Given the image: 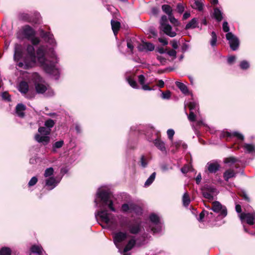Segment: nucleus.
Instances as JSON below:
<instances>
[{
	"mask_svg": "<svg viewBox=\"0 0 255 255\" xmlns=\"http://www.w3.org/2000/svg\"><path fill=\"white\" fill-rule=\"evenodd\" d=\"M26 53L23 58V62H19L18 66L23 68L24 69L28 70L34 67L36 62V57L35 49L33 45L28 44L26 49Z\"/></svg>",
	"mask_w": 255,
	"mask_h": 255,
	"instance_id": "f257e3e1",
	"label": "nucleus"
},
{
	"mask_svg": "<svg viewBox=\"0 0 255 255\" xmlns=\"http://www.w3.org/2000/svg\"><path fill=\"white\" fill-rule=\"evenodd\" d=\"M226 39L229 41L231 49L233 51L237 50L240 45L238 38L232 32H228L226 34Z\"/></svg>",
	"mask_w": 255,
	"mask_h": 255,
	"instance_id": "f03ea898",
	"label": "nucleus"
},
{
	"mask_svg": "<svg viewBox=\"0 0 255 255\" xmlns=\"http://www.w3.org/2000/svg\"><path fill=\"white\" fill-rule=\"evenodd\" d=\"M97 197L100 199L101 202V207L106 206L110 200V193L106 190H99L97 193Z\"/></svg>",
	"mask_w": 255,
	"mask_h": 255,
	"instance_id": "7ed1b4c3",
	"label": "nucleus"
},
{
	"mask_svg": "<svg viewBox=\"0 0 255 255\" xmlns=\"http://www.w3.org/2000/svg\"><path fill=\"white\" fill-rule=\"evenodd\" d=\"M211 209L216 213H220V215L222 218L225 217L227 215V209L225 206H223L219 201H214L212 203Z\"/></svg>",
	"mask_w": 255,
	"mask_h": 255,
	"instance_id": "20e7f679",
	"label": "nucleus"
},
{
	"mask_svg": "<svg viewBox=\"0 0 255 255\" xmlns=\"http://www.w3.org/2000/svg\"><path fill=\"white\" fill-rule=\"evenodd\" d=\"M128 237L126 232L119 231L113 234V241L116 246L125 241Z\"/></svg>",
	"mask_w": 255,
	"mask_h": 255,
	"instance_id": "39448f33",
	"label": "nucleus"
},
{
	"mask_svg": "<svg viewBox=\"0 0 255 255\" xmlns=\"http://www.w3.org/2000/svg\"><path fill=\"white\" fill-rule=\"evenodd\" d=\"M155 48L154 45L149 42H145L142 41V43L138 45L137 49L139 51H152Z\"/></svg>",
	"mask_w": 255,
	"mask_h": 255,
	"instance_id": "423d86ee",
	"label": "nucleus"
},
{
	"mask_svg": "<svg viewBox=\"0 0 255 255\" xmlns=\"http://www.w3.org/2000/svg\"><path fill=\"white\" fill-rule=\"evenodd\" d=\"M240 217L242 221L246 220L247 224L250 225H253L254 224L255 213L253 214L250 213H242L240 214Z\"/></svg>",
	"mask_w": 255,
	"mask_h": 255,
	"instance_id": "0eeeda50",
	"label": "nucleus"
},
{
	"mask_svg": "<svg viewBox=\"0 0 255 255\" xmlns=\"http://www.w3.org/2000/svg\"><path fill=\"white\" fill-rule=\"evenodd\" d=\"M128 228L130 233L132 234H138L141 230V225L140 223L135 222L134 223H129Z\"/></svg>",
	"mask_w": 255,
	"mask_h": 255,
	"instance_id": "6e6552de",
	"label": "nucleus"
},
{
	"mask_svg": "<svg viewBox=\"0 0 255 255\" xmlns=\"http://www.w3.org/2000/svg\"><path fill=\"white\" fill-rule=\"evenodd\" d=\"M34 139L37 142L42 143L43 145H47L50 140V138L48 135H40L39 133L35 135Z\"/></svg>",
	"mask_w": 255,
	"mask_h": 255,
	"instance_id": "1a4fd4ad",
	"label": "nucleus"
},
{
	"mask_svg": "<svg viewBox=\"0 0 255 255\" xmlns=\"http://www.w3.org/2000/svg\"><path fill=\"white\" fill-rule=\"evenodd\" d=\"M159 28L162 30L165 34L171 37H173L176 35V33L174 31H172V27L169 24H165L162 26H160Z\"/></svg>",
	"mask_w": 255,
	"mask_h": 255,
	"instance_id": "9d476101",
	"label": "nucleus"
},
{
	"mask_svg": "<svg viewBox=\"0 0 255 255\" xmlns=\"http://www.w3.org/2000/svg\"><path fill=\"white\" fill-rule=\"evenodd\" d=\"M156 134L157 138L153 141L154 144L158 149L164 151L166 149L165 143L160 139L161 135L159 132H157Z\"/></svg>",
	"mask_w": 255,
	"mask_h": 255,
	"instance_id": "9b49d317",
	"label": "nucleus"
},
{
	"mask_svg": "<svg viewBox=\"0 0 255 255\" xmlns=\"http://www.w3.org/2000/svg\"><path fill=\"white\" fill-rule=\"evenodd\" d=\"M97 215L100 217L102 221L106 224H109L110 222L109 214L106 209L101 210L98 212Z\"/></svg>",
	"mask_w": 255,
	"mask_h": 255,
	"instance_id": "f8f14e48",
	"label": "nucleus"
},
{
	"mask_svg": "<svg viewBox=\"0 0 255 255\" xmlns=\"http://www.w3.org/2000/svg\"><path fill=\"white\" fill-rule=\"evenodd\" d=\"M38 61L39 63H43L44 61L46 59L45 57V50L44 46H40L38 47L36 51Z\"/></svg>",
	"mask_w": 255,
	"mask_h": 255,
	"instance_id": "ddd939ff",
	"label": "nucleus"
},
{
	"mask_svg": "<svg viewBox=\"0 0 255 255\" xmlns=\"http://www.w3.org/2000/svg\"><path fill=\"white\" fill-rule=\"evenodd\" d=\"M23 34L27 39H30L32 37L34 36L35 32L30 26L26 25L23 29Z\"/></svg>",
	"mask_w": 255,
	"mask_h": 255,
	"instance_id": "4468645a",
	"label": "nucleus"
},
{
	"mask_svg": "<svg viewBox=\"0 0 255 255\" xmlns=\"http://www.w3.org/2000/svg\"><path fill=\"white\" fill-rule=\"evenodd\" d=\"M207 166L208 170L210 173H215L221 167L220 165L217 162H208Z\"/></svg>",
	"mask_w": 255,
	"mask_h": 255,
	"instance_id": "2eb2a0df",
	"label": "nucleus"
},
{
	"mask_svg": "<svg viewBox=\"0 0 255 255\" xmlns=\"http://www.w3.org/2000/svg\"><path fill=\"white\" fill-rule=\"evenodd\" d=\"M26 106L24 104L19 103L16 106L15 113L19 117L23 118L25 117L24 111L26 110Z\"/></svg>",
	"mask_w": 255,
	"mask_h": 255,
	"instance_id": "dca6fc26",
	"label": "nucleus"
},
{
	"mask_svg": "<svg viewBox=\"0 0 255 255\" xmlns=\"http://www.w3.org/2000/svg\"><path fill=\"white\" fill-rule=\"evenodd\" d=\"M215 189L214 188H207L205 190H202V194L203 196L209 200H213L214 197L212 194H211V192L213 193L215 191Z\"/></svg>",
	"mask_w": 255,
	"mask_h": 255,
	"instance_id": "f3484780",
	"label": "nucleus"
},
{
	"mask_svg": "<svg viewBox=\"0 0 255 255\" xmlns=\"http://www.w3.org/2000/svg\"><path fill=\"white\" fill-rule=\"evenodd\" d=\"M40 63L46 73L51 74L53 72L54 66L51 63H48L47 59L45 60L43 63Z\"/></svg>",
	"mask_w": 255,
	"mask_h": 255,
	"instance_id": "a211bd4d",
	"label": "nucleus"
},
{
	"mask_svg": "<svg viewBox=\"0 0 255 255\" xmlns=\"http://www.w3.org/2000/svg\"><path fill=\"white\" fill-rule=\"evenodd\" d=\"M236 174L237 173L233 169H229L224 172L223 177L226 181H228L229 179L235 177Z\"/></svg>",
	"mask_w": 255,
	"mask_h": 255,
	"instance_id": "6ab92c4d",
	"label": "nucleus"
},
{
	"mask_svg": "<svg viewBox=\"0 0 255 255\" xmlns=\"http://www.w3.org/2000/svg\"><path fill=\"white\" fill-rule=\"evenodd\" d=\"M137 207L138 206L134 204H130V205H128L127 203H124L122 205L121 210L123 213H126L129 210L134 211Z\"/></svg>",
	"mask_w": 255,
	"mask_h": 255,
	"instance_id": "aec40b11",
	"label": "nucleus"
},
{
	"mask_svg": "<svg viewBox=\"0 0 255 255\" xmlns=\"http://www.w3.org/2000/svg\"><path fill=\"white\" fill-rule=\"evenodd\" d=\"M19 91L22 94H26L29 90V85L27 82L25 81H22L19 83Z\"/></svg>",
	"mask_w": 255,
	"mask_h": 255,
	"instance_id": "412c9836",
	"label": "nucleus"
},
{
	"mask_svg": "<svg viewBox=\"0 0 255 255\" xmlns=\"http://www.w3.org/2000/svg\"><path fill=\"white\" fill-rule=\"evenodd\" d=\"M23 52L21 47H17L15 48L14 54V60L15 61H18L21 59L23 58L24 56Z\"/></svg>",
	"mask_w": 255,
	"mask_h": 255,
	"instance_id": "4be33fe9",
	"label": "nucleus"
},
{
	"mask_svg": "<svg viewBox=\"0 0 255 255\" xmlns=\"http://www.w3.org/2000/svg\"><path fill=\"white\" fill-rule=\"evenodd\" d=\"M198 23L196 18H192L185 26V29L188 30L189 29H193L196 27H199L198 26Z\"/></svg>",
	"mask_w": 255,
	"mask_h": 255,
	"instance_id": "5701e85b",
	"label": "nucleus"
},
{
	"mask_svg": "<svg viewBox=\"0 0 255 255\" xmlns=\"http://www.w3.org/2000/svg\"><path fill=\"white\" fill-rule=\"evenodd\" d=\"M136 241L133 238L129 240L124 249V252L126 253L131 250L134 247Z\"/></svg>",
	"mask_w": 255,
	"mask_h": 255,
	"instance_id": "b1692460",
	"label": "nucleus"
},
{
	"mask_svg": "<svg viewBox=\"0 0 255 255\" xmlns=\"http://www.w3.org/2000/svg\"><path fill=\"white\" fill-rule=\"evenodd\" d=\"M112 28L114 34L116 35L121 28V23L119 21L112 20L111 21Z\"/></svg>",
	"mask_w": 255,
	"mask_h": 255,
	"instance_id": "393cba45",
	"label": "nucleus"
},
{
	"mask_svg": "<svg viewBox=\"0 0 255 255\" xmlns=\"http://www.w3.org/2000/svg\"><path fill=\"white\" fill-rule=\"evenodd\" d=\"M35 88L38 94H43L47 89L45 85L40 83H35Z\"/></svg>",
	"mask_w": 255,
	"mask_h": 255,
	"instance_id": "a878e982",
	"label": "nucleus"
},
{
	"mask_svg": "<svg viewBox=\"0 0 255 255\" xmlns=\"http://www.w3.org/2000/svg\"><path fill=\"white\" fill-rule=\"evenodd\" d=\"M175 84L183 94L185 95L189 94L188 88L184 83L177 81L175 82Z\"/></svg>",
	"mask_w": 255,
	"mask_h": 255,
	"instance_id": "bb28decb",
	"label": "nucleus"
},
{
	"mask_svg": "<svg viewBox=\"0 0 255 255\" xmlns=\"http://www.w3.org/2000/svg\"><path fill=\"white\" fill-rule=\"evenodd\" d=\"M213 16L218 22H220L223 19L222 13L218 7H215L214 9Z\"/></svg>",
	"mask_w": 255,
	"mask_h": 255,
	"instance_id": "cd10ccee",
	"label": "nucleus"
},
{
	"mask_svg": "<svg viewBox=\"0 0 255 255\" xmlns=\"http://www.w3.org/2000/svg\"><path fill=\"white\" fill-rule=\"evenodd\" d=\"M56 182L55 178L50 177L46 180V186L50 187L49 189H53L56 186Z\"/></svg>",
	"mask_w": 255,
	"mask_h": 255,
	"instance_id": "c85d7f7f",
	"label": "nucleus"
},
{
	"mask_svg": "<svg viewBox=\"0 0 255 255\" xmlns=\"http://www.w3.org/2000/svg\"><path fill=\"white\" fill-rule=\"evenodd\" d=\"M161 9L168 16V17L173 14V9L170 5L163 4L161 6Z\"/></svg>",
	"mask_w": 255,
	"mask_h": 255,
	"instance_id": "c756f323",
	"label": "nucleus"
},
{
	"mask_svg": "<svg viewBox=\"0 0 255 255\" xmlns=\"http://www.w3.org/2000/svg\"><path fill=\"white\" fill-rule=\"evenodd\" d=\"M40 16L38 13H34L31 15L29 22L33 24H37L40 23Z\"/></svg>",
	"mask_w": 255,
	"mask_h": 255,
	"instance_id": "7c9ffc66",
	"label": "nucleus"
},
{
	"mask_svg": "<svg viewBox=\"0 0 255 255\" xmlns=\"http://www.w3.org/2000/svg\"><path fill=\"white\" fill-rule=\"evenodd\" d=\"M38 131L40 135H48L50 134L51 132V129H47L45 126L40 127L38 129Z\"/></svg>",
	"mask_w": 255,
	"mask_h": 255,
	"instance_id": "2f4dec72",
	"label": "nucleus"
},
{
	"mask_svg": "<svg viewBox=\"0 0 255 255\" xmlns=\"http://www.w3.org/2000/svg\"><path fill=\"white\" fill-rule=\"evenodd\" d=\"M31 15L26 13H21L19 14L18 19L25 22H29Z\"/></svg>",
	"mask_w": 255,
	"mask_h": 255,
	"instance_id": "473e14b6",
	"label": "nucleus"
},
{
	"mask_svg": "<svg viewBox=\"0 0 255 255\" xmlns=\"http://www.w3.org/2000/svg\"><path fill=\"white\" fill-rule=\"evenodd\" d=\"M239 161V159L234 156H229L226 158H225L224 159V162L225 163H232L234 164Z\"/></svg>",
	"mask_w": 255,
	"mask_h": 255,
	"instance_id": "72a5a7b5",
	"label": "nucleus"
},
{
	"mask_svg": "<svg viewBox=\"0 0 255 255\" xmlns=\"http://www.w3.org/2000/svg\"><path fill=\"white\" fill-rule=\"evenodd\" d=\"M183 204L185 206H187L190 203V199L187 192H185L182 197Z\"/></svg>",
	"mask_w": 255,
	"mask_h": 255,
	"instance_id": "f704fd0d",
	"label": "nucleus"
},
{
	"mask_svg": "<svg viewBox=\"0 0 255 255\" xmlns=\"http://www.w3.org/2000/svg\"><path fill=\"white\" fill-rule=\"evenodd\" d=\"M155 175H156L155 172L152 173L150 175L149 177L145 181V182L144 183V186H149V185H150L152 183V182L154 181V180L155 178Z\"/></svg>",
	"mask_w": 255,
	"mask_h": 255,
	"instance_id": "c9c22d12",
	"label": "nucleus"
},
{
	"mask_svg": "<svg viewBox=\"0 0 255 255\" xmlns=\"http://www.w3.org/2000/svg\"><path fill=\"white\" fill-rule=\"evenodd\" d=\"M11 249L6 247H2L0 250V255H11Z\"/></svg>",
	"mask_w": 255,
	"mask_h": 255,
	"instance_id": "e433bc0d",
	"label": "nucleus"
},
{
	"mask_svg": "<svg viewBox=\"0 0 255 255\" xmlns=\"http://www.w3.org/2000/svg\"><path fill=\"white\" fill-rule=\"evenodd\" d=\"M194 6L192 7L195 9H197L199 11H202L203 9V4L200 1V0H194Z\"/></svg>",
	"mask_w": 255,
	"mask_h": 255,
	"instance_id": "4c0bfd02",
	"label": "nucleus"
},
{
	"mask_svg": "<svg viewBox=\"0 0 255 255\" xmlns=\"http://www.w3.org/2000/svg\"><path fill=\"white\" fill-rule=\"evenodd\" d=\"M211 37L212 38L210 40V44L212 47H214L216 46L217 41V36L215 31H212L211 32Z\"/></svg>",
	"mask_w": 255,
	"mask_h": 255,
	"instance_id": "58836bf2",
	"label": "nucleus"
},
{
	"mask_svg": "<svg viewBox=\"0 0 255 255\" xmlns=\"http://www.w3.org/2000/svg\"><path fill=\"white\" fill-rule=\"evenodd\" d=\"M31 252L33 253L37 254L38 255L42 254V251L40 248L36 245H33L30 249Z\"/></svg>",
	"mask_w": 255,
	"mask_h": 255,
	"instance_id": "ea45409f",
	"label": "nucleus"
},
{
	"mask_svg": "<svg viewBox=\"0 0 255 255\" xmlns=\"http://www.w3.org/2000/svg\"><path fill=\"white\" fill-rule=\"evenodd\" d=\"M149 219L151 222H152L155 224H158L160 221L158 216L154 213L151 214L150 215Z\"/></svg>",
	"mask_w": 255,
	"mask_h": 255,
	"instance_id": "a19ab883",
	"label": "nucleus"
},
{
	"mask_svg": "<svg viewBox=\"0 0 255 255\" xmlns=\"http://www.w3.org/2000/svg\"><path fill=\"white\" fill-rule=\"evenodd\" d=\"M55 122L54 120L49 119L45 122L44 126L50 129L54 127Z\"/></svg>",
	"mask_w": 255,
	"mask_h": 255,
	"instance_id": "79ce46f5",
	"label": "nucleus"
},
{
	"mask_svg": "<svg viewBox=\"0 0 255 255\" xmlns=\"http://www.w3.org/2000/svg\"><path fill=\"white\" fill-rule=\"evenodd\" d=\"M244 147L248 151L249 153H252L255 150V147L251 144L245 143Z\"/></svg>",
	"mask_w": 255,
	"mask_h": 255,
	"instance_id": "37998d69",
	"label": "nucleus"
},
{
	"mask_svg": "<svg viewBox=\"0 0 255 255\" xmlns=\"http://www.w3.org/2000/svg\"><path fill=\"white\" fill-rule=\"evenodd\" d=\"M169 20L170 22L175 26H178L180 25V23L178 21L177 19L175 18L173 14L168 17Z\"/></svg>",
	"mask_w": 255,
	"mask_h": 255,
	"instance_id": "c03bdc74",
	"label": "nucleus"
},
{
	"mask_svg": "<svg viewBox=\"0 0 255 255\" xmlns=\"http://www.w3.org/2000/svg\"><path fill=\"white\" fill-rule=\"evenodd\" d=\"M185 9V5L182 3H178L176 5V11L180 14L182 13Z\"/></svg>",
	"mask_w": 255,
	"mask_h": 255,
	"instance_id": "a18cd8bd",
	"label": "nucleus"
},
{
	"mask_svg": "<svg viewBox=\"0 0 255 255\" xmlns=\"http://www.w3.org/2000/svg\"><path fill=\"white\" fill-rule=\"evenodd\" d=\"M64 145V141L62 140H59L55 142L52 146L53 150H54L55 148H60L62 147Z\"/></svg>",
	"mask_w": 255,
	"mask_h": 255,
	"instance_id": "49530a36",
	"label": "nucleus"
},
{
	"mask_svg": "<svg viewBox=\"0 0 255 255\" xmlns=\"http://www.w3.org/2000/svg\"><path fill=\"white\" fill-rule=\"evenodd\" d=\"M168 19H169V18L168 19L167 16H166L165 15H163L161 16L160 20V22H159L160 26H162L165 24H168Z\"/></svg>",
	"mask_w": 255,
	"mask_h": 255,
	"instance_id": "de8ad7c7",
	"label": "nucleus"
},
{
	"mask_svg": "<svg viewBox=\"0 0 255 255\" xmlns=\"http://www.w3.org/2000/svg\"><path fill=\"white\" fill-rule=\"evenodd\" d=\"M128 84L131 87L135 89H138L139 87L137 85L136 82L131 78H129L128 79Z\"/></svg>",
	"mask_w": 255,
	"mask_h": 255,
	"instance_id": "09e8293b",
	"label": "nucleus"
},
{
	"mask_svg": "<svg viewBox=\"0 0 255 255\" xmlns=\"http://www.w3.org/2000/svg\"><path fill=\"white\" fill-rule=\"evenodd\" d=\"M209 215V212L206 211L205 210H203L200 213L199 218L198 220L200 222H203V219L205 216V215Z\"/></svg>",
	"mask_w": 255,
	"mask_h": 255,
	"instance_id": "8fccbe9b",
	"label": "nucleus"
},
{
	"mask_svg": "<svg viewBox=\"0 0 255 255\" xmlns=\"http://www.w3.org/2000/svg\"><path fill=\"white\" fill-rule=\"evenodd\" d=\"M240 68L243 70H247L250 67L249 63L246 60H243L241 62L240 64Z\"/></svg>",
	"mask_w": 255,
	"mask_h": 255,
	"instance_id": "3c124183",
	"label": "nucleus"
},
{
	"mask_svg": "<svg viewBox=\"0 0 255 255\" xmlns=\"http://www.w3.org/2000/svg\"><path fill=\"white\" fill-rule=\"evenodd\" d=\"M53 172H54L53 168L52 167H49V168H47L45 170V171L44 172V175L46 177H49V176L52 175L53 174Z\"/></svg>",
	"mask_w": 255,
	"mask_h": 255,
	"instance_id": "603ef678",
	"label": "nucleus"
},
{
	"mask_svg": "<svg viewBox=\"0 0 255 255\" xmlns=\"http://www.w3.org/2000/svg\"><path fill=\"white\" fill-rule=\"evenodd\" d=\"M171 97V92L169 90H167L165 92H163L161 94V98L163 99H169Z\"/></svg>",
	"mask_w": 255,
	"mask_h": 255,
	"instance_id": "864d4df0",
	"label": "nucleus"
},
{
	"mask_svg": "<svg viewBox=\"0 0 255 255\" xmlns=\"http://www.w3.org/2000/svg\"><path fill=\"white\" fill-rule=\"evenodd\" d=\"M233 136L236 137L239 140H240L241 141H243L244 140V136L242 134L239 133L238 131L233 132Z\"/></svg>",
	"mask_w": 255,
	"mask_h": 255,
	"instance_id": "5fc2aeb1",
	"label": "nucleus"
},
{
	"mask_svg": "<svg viewBox=\"0 0 255 255\" xmlns=\"http://www.w3.org/2000/svg\"><path fill=\"white\" fill-rule=\"evenodd\" d=\"M38 181V179L36 176L32 177L28 183L29 187L35 185Z\"/></svg>",
	"mask_w": 255,
	"mask_h": 255,
	"instance_id": "6e6d98bb",
	"label": "nucleus"
},
{
	"mask_svg": "<svg viewBox=\"0 0 255 255\" xmlns=\"http://www.w3.org/2000/svg\"><path fill=\"white\" fill-rule=\"evenodd\" d=\"M2 99L6 100L8 102L11 101L10 96L7 92H4L2 93Z\"/></svg>",
	"mask_w": 255,
	"mask_h": 255,
	"instance_id": "4d7b16f0",
	"label": "nucleus"
},
{
	"mask_svg": "<svg viewBox=\"0 0 255 255\" xmlns=\"http://www.w3.org/2000/svg\"><path fill=\"white\" fill-rule=\"evenodd\" d=\"M43 39L47 42L52 43L53 40V35L49 32V34L46 35Z\"/></svg>",
	"mask_w": 255,
	"mask_h": 255,
	"instance_id": "13d9d810",
	"label": "nucleus"
},
{
	"mask_svg": "<svg viewBox=\"0 0 255 255\" xmlns=\"http://www.w3.org/2000/svg\"><path fill=\"white\" fill-rule=\"evenodd\" d=\"M239 194L241 197H242L247 202H250V198L248 197V195L246 194V193L245 191H242Z\"/></svg>",
	"mask_w": 255,
	"mask_h": 255,
	"instance_id": "bf43d9fd",
	"label": "nucleus"
},
{
	"mask_svg": "<svg viewBox=\"0 0 255 255\" xmlns=\"http://www.w3.org/2000/svg\"><path fill=\"white\" fill-rule=\"evenodd\" d=\"M127 47L130 50L131 53H133L134 46L132 44V41L131 39H127Z\"/></svg>",
	"mask_w": 255,
	"mask_h": 255,
	"instance_id": "052dcab7",
	"label": "nucleus"
},
{
	"mask_svg": "<svg viewBox=\"0 0 255 255\" xmlns=\"http://www.w3.org/2000/svg\"><path fill=\"white\" fill-rule=\"evenodd\" d=\"M29 40H31L32 45H37L40 42V39L36 37H32Z\"/></svg>",
	"mask_w": 255,
	"mask_h": 255,
	"instance_id": "680f3d73",
	"label": "nucleus"
},
{
	"mask_svg": "<svg viewBox=\"0 0 255 255\" xmlns=\"http://www.w3.org/2000/svg\"><path fill=\"white\" fill-rule=\"evenodd\" d=\"M189 120L191 122H195L196 121V115L192 111H190L188 116Z\"/></svg>",
	"mask_w": 255,
	"mask_h": 255,
	"instance_id": "e2e57ef3",
	"label": "nucleus"
},
{
	"mask_svg": "<svg viewBox=\"0 0 255 255\" xmlns=\"http://www.w3.org/2000/svg\"><path fill=\"white\" fill-rule=\"evenodd\" d=\"M223 30L225 32H230V27L228 26V23L227 21H224L223 23Z\"/></svg>",
	"mask_w": 255,
	"mask_h": 255,
	"instance_id": "0e129e2a",
	"label": "nucleus"
},
{
	"mask_svg": "<svg viewBox=\"0 0 255 255\" xmlns=\"http://www.w3.org/2000/svg\"><path fill=\"white\" fill-rule=\"evenodd\" d=\"M175 133V132L173 129H169L167 131V134L168 135V137L169 139L172 140L173 139V137L174 136V134Z\"/></svg>",
	"mask_w": 255,
	"mask_h": 255,
	"instance_id": "69168bd1",
	"label": "nucleus"
},
{
	"mask_svg": "<svg viewBox=\"0 0 255 255\" xmlns=\"http://www.w3.org/2000/svg\"><path fill=\"white\" fill-rule=\"evenodd\" d=\"M167 54L171 57H173L174 59L176 58L177 52L174 49H171L167 51Z\"/></svg>",
	"mask_w": 255,
	"mask_h": 255,
	"instance_id": "338daca9",
	"label": "nucleus"
},
{
	"mask_svg": "<svg viewBox=\"0 0 255 255\" xmlns=\"http://www.w3.org/2000/svg\"><path fill=\"white\" fill-rule=\"evenodd\" d=\"M233 135V132L231 133L230 132H229L228 131H223L222 133V136L223 137H231Z\"/></svg>",
	"mask_w": 255,
	"mask_h": 255,
	"instance_id": "774afa93",
	"label": "nucleus"
}]
</instances>
